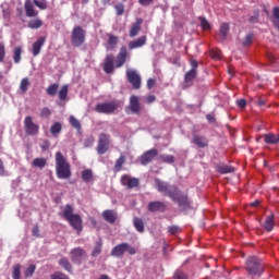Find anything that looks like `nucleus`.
<instances>
[{
  "label": "nucleus",
  "instance_id": "f257e3e1",
  "mask_svg": "<svg viewBox=\"0 0 279 279\" xmlns=\"http://www.w3.org/2000/svg\"><path fill=\"white\" fill-rule=\"evenodd\" d=\"M155 186L159 193H163V195L171 197V199H173L175 204H179L181 208H186V206H189V198L186 195L180 193L175 186H170L158 179L155 181Z\"/></svg>",
  "mask_w": 279,
  "mask_h": 279
},
{
  "label": "nucleus",
  "instance_id": "f03ea898",
  "mask_svg": "<svg viewBox=\"0 0 279 279\" xmlns=\"http://www.w3.org/2000/svg\"><path fill=\"white\" fill-rule=\"evenodd\" d=\"M56 171L59 180H69L71 178V165H69L62 153L56 154Z\"/></svg>",
  "mask_w": 279,
  "mask_h": 279
},
{
  "label": "nucleus",
  "instance_id": "7ed1b4c3",
  "mask_svg": "<svg viewBox=\"0 0 279 279\" xmlns=\"http://www.w3.org/2000/svg\"><path fill=\"white\" fill-rule=\"evenodd\" d=\"M62 217L69 221L74 230L82 232V217L77 214H73V206L66 205L62 210Z\"/></svg>",
  "mask_w": 279,
  "mask_h": 279
},
{
  "label": "nucleus",
  "instance_id": "20e7f679",
  "mask_svg": "<svg viewBox=\"0 0 279 279\" xmlns=\"http://www.w3.org/2000/svg\"><path fill=\"white\" fill-rule=\"evenodd\" d=\"M246 269L252 276H260L263 274V266L257 257H250L246 262Z\"/></svg>",
  "mask_w": 279,
  "mask_h": 279
},
{
  "label": "nucleus",
  "instance_id": "39448f33",
  "mask_svg": "<svg viewBox=\"0 0 279 279\" xmlns=\"http://www.w3.org/2000/svg\"><path fill=\"white\" fill-rule=\"evenodd\" d=\"M119 106L120 104L117 101L102 102L96 105L95 110L101 114H112V112H114Z\"/></svg>",
  "mask_w": 279,
  "mask_h": 279
},
{
  "label": "nucleus",
  "instance_id": "423d86ee",
  "mask_svg": "<svg viewBox=\"0 0 279 279\" xmlns=\"http://www.w3.org/2000/svg\"><path fill=\"white\" fill-rule=\"evenodd\" d=\"M24 129L26 134H28V136H36V134H38L40 130L38 124L34 123V120L29 116L26 117L24 120Z\"/></svg>",
  "mask_w": 279,
  "mask_h": 279
},
{
  "label": "nucleus",
  "instance_id": "0eeeda50",
  "mask_svg": "<svg viewBox=\"0 0 279 279\" xmlns=\"http://www.w3.org/2000/svg\"><path fill=\"white\" fill-rule=\"evenodd\" d=\"M110 147V135L100 134L98 138L97 151L98 154H106Z\"/></svg>",
  "mask_w": 279,
  "mask_h": 279
},
{
  "label": "nucleus",
  "instance_id": "6e6552de",
  "mask_svg": "<svg viewBox=\"0 0 279 279\" xmlns=\"http://www.w3.org/2000/svg\"><path fill=\"white\" fill-rule=\"evenodd\" d=\"M85 35H84V29L82 27L77 26L74 27L72 32V44L75 47H80L81 45L84 44Z\"/></svg>",
  "mask_w": 279,
  "mask_h": 279
},
{
  "label": "nucleus",
  "instance_id": "1a4fd4ad",
  "mask_svg": "<svg viewBox=\"0 0 279 279\" xmlns=\"http://www.w3.org/2000/svg\"><path fill=\"white\" fill-rule=\"evenodd\" d=\"M126 76L130 84H132L133 88H136V89L141 88V75H138L136 70L128 69Z\"/></svg>",
  "mask_w": 279,
  "mask_h": 279
},
{
  "label": "nucleus",
  "instance_id": "9d476101",
  "mask_svg": "<svg viewBox=\"0 0 279 279\" xmlns=\"http://www.w3.org/2000/svg\"><path fill=\"white\" fill-rule=\"evenodd\" d=\"M125 60H128V48L122 46L119 54L117 56L116 68L121 69V66L125 64Z\"/></svg>",
  "mask_w": 279,
  "mask_h": 279
},
{
  "label": "nucleus",
  "instance_id": "9b49d317",
  "mask_svg": "<svg viewBox=\"0 0 279 279\" xmlns=\"http://www.w3.org/2000/svg\"><path fill=\"white\" fill-rule=\"evenodd\" d=\"M156 156H158V150L153 148L146 153H144L141 157V162L142 165H149V162L151 160H154V158H156Z\"/></svg>",
  "mask_w": 279,
  "mask_h": 279
},
{
  "label": "nucleus",
  "instance_id": "f8f14e48",
  "mask_svg": "<svg viewBox=\"0 0 279 279\" xmlns=\"http://www.w3.org/2000/svg\"><path fill=\"white\" fill-rule=\"evenodd\" d=\"M121 184H123V186H128V189H136V186H138V179L130 175H123L121 178Z\"/></svg>",
  "mask_w": 279,
  "mask_h": 279
},
{
  "label": "nucleus",
  "instance_id": "ddd939ff",
  "mask_svg": "<svg viewBox=\"0 0 279 279\" xmlns=\"http://www.w3.org/2000/svg\"><path fill=\"white\" fill-rule=\"evenodd\" d=\"M104 71L105 73H112L114 71V57L112 54L106 57Z\"/></svg>",
  "mask_w": 279,
  "mask_h": 279
},
{
  "label": "nucleus",
  "instance_id": "4468645a",
  "mask_svg": "<svg viewBox=\"0 0 279 279\" xmlns=\"http://www.w3.org/2000/svg\"><path fill=\"white\" fill-rule=\"evenodd\" d=\"M71 254H72V260L74 263H80V260H82V258L86 256V252H84V250H82L81 247L72 250Z\"/></svg>",
  "mask_w": 279,
  "mask_h": 279
},
{
  "label": "nucleus",
  "instance_id": "2eb2a0df",
  "mask_svg": "<svg viewBox=\"0 0 279 279\" xmlns=\"http://www.w3.org/2000/svg\"><path fill=\"white\" fill-rule=\"evenodd\" d=\"M25 11H26V16L28 17H34L38 16V11H35L34 4L32 1L27 0L24 4Z\"/></svg>",
  "mask_w": 279,
  "mask_h": 279
},
{
  "label": "nucleus",
  "instance_id": "dca6fc26",
  "mask_svg": "<svg viewBox=\"0 0 279 279\" xmlns=\"http://www.w3.org/2000/svg\"><path fill=\"white\" fill-rule=\"evenodd\" d=\"M145 43H147V37L142 36V37L137 38L136 40L131 41L129 44V49H138V48L143 47V45H145Z\"/></svg>",
  "mask_w": 279,
  "mask_h": 279
},
{
  "label": "nucleus",
  "instance_id": "f3484780",
  "mask_svg": "<svg viewBox=\"0 0 279 279\" xmlns=\"http://www.w3.org/2000/svg\"><path fill=\"white\" fill-rule=\"evenodd\" d=\"M125 247H128V243L114 246L111 251V256H123V254H125Z\"/></svg>",
  "mask_w": 279,
  "mask_h": 279
},
{
  "label": "nucleus",
  "instance_id": "a211bd4d",
  "mask_svg": "<svg viewBox=\"0 0 279 279\" xmlns=\"http://www.w3.org/2000/svg\"><path fill=\"white\" fill-rule=\"evenodd\" d=\"M142 24H143V19H137L136 22L133 24V26L130 29L131 38H134V36L138 35V32H141Z\"/></svg>",
  "mask_w": 279,
  "mask_h": 279
},
{
  "label": "nucleus",
  "instance_id": "6ab92c4d",
  "mask_svg": "<svg viewBox=\"0 0 279 279\" xmlns=\"http://www.w3.org/2000/svg\"><path fill=\"white\" fill-rule=\"evenodd\" d=\"M43 45H45V37H39L37 41L33 44V56H38L40 53Z\"/></svg>",
  "mask_w": 279,
  "mask_h": 279
},
{
  "label": "nucleus",
  "instance_id": "aec40b11",
  "mask_svg": "<svg viewBox=\"0 0 279 279\" xmlns=\"http://www.w3.org/2000/svg\"><path fill=\"white\" fill-rule=\"evenodd\" d=\"M102 217L105 221H108L109 223H114L117 221V214L113 210H105L102 213Z\"/></svg>",
  "mask_w": 279,
  "mask_h": 279
},
{
  "label": "nucleus",
  "instance_id": "412c9836",
  "mask_svg": "<svg viewBox=\"0 0 279 279\" xmlns=\"http://www.w3.org/2000/svg\"><path fill=\"white\" fill-rule=\"evenodd\" d=\"M130 108L132 112H141V104L138 102V98L136 96H131Z\"/></svg>",
  "mask_w": 279,
  "mask_h": 279
},
{
  "label": "nucleus",
  "instance_id": "4be33fe9",
  "mask_svg": "<svg viewBox=\"0 0 279 279\" xmlns=\"http://www.w3.org/2000/svg\"><path fill=\"white\" fill-rule=\"evenodd\" d=\"M265 143L268 145H278L279 143V134H266L264 135Z\"/></svg>",
  "mask_w": 279,
  "mask_h": 279
},
{
  "label": "nucleus",
  "instance_id": "5701e85b",
  "mask_svg": "<svg viewBox=\"0 0 279 279\" xmlns=\"http://www.w3.org/2000/svg\"><path fill=\"white\" fill-rule=\"evenodd\" d=\"M148 210H150V213H157V210H165V203L151 202L148 204Z\"/></svg>",
  "mask_w": 279,
  "mask_h": 279
},
{
  "label": "nucleus",
  "instance_id": "b1692460",
  "mask_svg": "<svg viewBox=\"0 0 279 279\" xmlns=\"http://www.w3.org/2000/svg\"><path fill=\"white\" fill-rule=\"evenodd\" d=\"M275 221H274V215L267 216L264 228L267 230V232H271L274 230Z\"/></svg>",
  "mask_w": 279,
  "mask_h": 279
},
{
  "label": "nucleus",
  "instance_id": "393cba45",
  "mask_svg": "<svg viewBox=\"0 0 279 279\" xmlns=\"http://www.w3.org/2000/svg\"><path fill=\"white\" fill-rule=\"evenodd\" d=\"M33 167H37L38 169H45L47 166V159L45 158H35L32 162Z\"/></svg>",
  "mask_w": 279,
  "mask_h": 279
},
{
  "label": "nucleus",
  "instance_id": "a878e982",
  "mask_svg": "<svg viewBox=\"0 0 279 279\" xmlns=\"http://www.w3.org/2000/svg\"><path fill=\"white\" fill-rule=\"evenodd\" d=\"M28 27L31 29H40V27H43V22L40 21V19H35L28 22Z\"/></svg>",
  "mask_w": 279,
  "mask_h": 279
},
{
  "label": "nucleus",
  "instance_id": "bb28decb",
  "mask_svg": "<svg viewBox=\"0 0 279 279\" xmlns=\"http://www.w3.org/2000/svg\"><path fill=\"white\" fill-rule=\"evenodd\" d=\"M50 132L52 136H57V134H60V132H62V124L60 122H56L51 125Z\"/></svg>",
  "mask_w": 279,
  "mask_h": 279
},
{
  "label": "nucleus",
  "instance_id": "cd10ccee",
  "mask_svg": "<svg viewBox=\"0 0 279 279\" xmlns=\"http://www.w3.org/2000/svg\"><path fill=\"white\" fill-rule=\"evenodd\" d=\"M28 88H29V78L25 77L20 83V90L21 93L25 94L27 93Z\"/></svg>",
  "mask_w": 279,
  "mask_h": 279
},
{
  "label": "nucleus",
  "instance_id": "c85d7f7f",
  "mask_svg": "<svg viewBox=\"0 0 279 279\" xmlns=\"http://www.w3.org/2000/svg\"><path fill=\"white\" fill-rule=\"evenodd\" d=\"M66 95H69V85H63L59 90V99L64 101V99H66Z\"/></svg>",
  "mask_w": 279,
  "mask_h": 279
},
{
  "label": "nucleus",
  "instance_id": "c756f323",
  "mask_svg": "<svg viewBox=\"0 0 279 279\" xmlns=\"http://www.w3.org/2000/svg\"><path fill=\"white\" fill-rule=\"evenodd\" d=\"M134 226L137 232H144L145 230V225L143 223V220L141 218H135L134 219Z\"/></svg>",
  "mask_w": 279,
  "mask_h": 279
},
{
  "label": "nucleus",
  "instance_id": "7c9ffc66",
  "mask_svg": "<svg viewBox=\"0 0 279 279\" xmlns=\"http://www.w3.org/2000/svg\"><path fill=\"white\" fill-rule=\"evenodd\" d=\"M34 271H36V265L32 264L24 271L25 278H32L34 276Z\"/></svg>",
  "mask_w": 279,
  "mask_h": 279
},
{
  "label": "nucleus",
  "instance_id": "2f4dec72",
  "mask_svg": "<svg viewBox=\"0 0 279 279\" xmlns=\"http://www.w3.org/2000/svg\"><path fill=\"white\" fill-rule=\"evenodd\" d=\"M82 178H83L84 182H93V171L84 170L82 172Z\"/></svg>",
  "mask_w": 279,
  "mask_h": 279
},
{
  "label": "nucleus",
  "instance_id": "473e14b6",
  "mask_svg": "<svg viewBox=\"0 0 279 279\" xmlns=\"http://www.w3.org/2000/svg\"><path fill=\"white\" fill-rule=\"evenodd\" d=\"M194 143L195 145H197L198 147H206L208 145V141H206V138L204 137H199V136H196L194 138Z\"/></svg>",
  "mask_w": 279,
  "mask_h": 279
},
{
  "label": "nucleus",
  "instance_id": "72a5a7b5",
  "mask_svg": "<svg viewBox=\"0 0 279 279\" xmlns=\"http://www.w3.org/2000/svg\"><path fill=\"white\" fill-rule=\"evenodd\" d=\"M230 29V26L226 23L221 24L220 26V36L222 38V40L228 36V32Z\"/></svg>",
  "mask_w": 279,
  "mask_h": 279
},
{
  "label": "nucleus",
  "instance_id": "f704fd0d",
  "mask_svg": "<svg viewBox=\"0 0 279 279\" xmlns=\"http://www.w3.org/2000/svg\"><path fill=\"white\" fill-rule=\"evenodd\" d=\"M219 173H232L234 171L233 167L221 165L218 166Z\"/></svg>",
  "mask_w": 279,
  "mask_h": 279
},
{
  "label": "nucleus",
  "instance_id": "c9c22d12",
  "mask_svg": "<svg viewBox=\"0 0 279 279\" xmlns=\"http://www.w3.org/2000/svg\"><path fill=\"white\" fill-rule=\"evenodd\" d=\"M272 23L276 25V27L279 28V7L274 8L272 10Z\"/></svg>",
  "mask_w": 279,
  "mask_h": 279
},
{
  "label": "nucleus",
  "instance_id": "e433bc0d",
  "mask_svg": "<svg viewBox=\"0 0 279 279\" xmlns=\"http://www.w3.org/2000/svg\"><path fill=\"white\" fill-rule=\"evenodd\" d=\"M21 53H22L21 47H16L13 52V60L15 64H19V62H21Z\"/></svg>",
  "mask_w": 279,
  "mask_h": 279
},
{
  "label": "nucleus",
  "instance_id": "4c0bfd02",
  "mask_svg": "<svg viewBox=\"0 0 279 279\" xmlns=\"http://www.w3.org/2000/svg\"><path fill=\"white\" fill-rule=\"evenodd\" d=\"M59 85L52 84L47 88V95H50V97H53L58 93Z\"/></svg>",
  "mask_w": 279,
  "mask_h": 279
},
{
  "label": "nucleus",
  "instance_id": "58836bf2",
  "mask_svg": "<svg viewBox=\"0 0 279 279\" xmlns=\"http://www.w3.org/2000/svg\"><path fill=\"white\" fill-rule=\"evenodd\" d=\"M13 279H21V264L13 266Z\"/></svg>",
  "mask_w": 279,
  "mask_h": 279
},
{
  "label": "nucleus",
  "instance_id": "ea45409f",
  "mask_svg": "<svg viewBox=\"0 0 279 279\" xmlns=\"http://www.w3.org/2000/svg\"><path fill=\"white\" fill-rule=\"evenodd\" d=\"M197 76V71L195 70H190L186 74H185V82H193V78Z\"/></svg>",
  "mask_w": 279,
  "mask_h": 279
},
{
  "label": "nucleus",
  "instance_id": "a19ab883",
  "mask_svg": "<svg viewBox=\"0 0 279 279\" xmlns=\"http://www.w3.org/2000/svg\"><path fill=\"white\" fill-rule=\"evenodd\" d=\"M59 264L61 265V267H63V269H65V271H71V264L69 263V259L61 258Z\"/></svg>",
  "mask_w": 279,
  "mask_h": 279
},
{
  "label": "nucleus",
  "instance_id": "79ce46f5",
  "mask_svg": "<svg viewBox=\"0 0 279 279\" xmlns=\"http://www.w3.org/2000/svg\"><path fill=\"white\" fill-rule=\"evenodd\" d=\"M34 4L36 8H39V10H47V1L45 0H34Z\"/></svg>",
  "mask_w": 279,
  "mask_h": 279
},
{
  "label": "nucleus",
  "instance_id": "37998d69",
  "mask_svg": "<svg viewBox=\"0 0 279 279\" xmlns=\"http://www.w3.org/2000/svg\"><path fill=\"white\" fill-rule=\"evenodd\" d=\"M118 39L116 36H110L108 40V47L107 49H114L117 47Z\"/></svg>",
  "mask_w": 279,
  "mask_h": 279
},
{
  "label": "nucleus",
  "instance_id": "c03bdc74",
  "mask_svg": "<svg viewBox=\"0 0 279 279\" xmlns=\"http://www.w3.org/2000/svg\"><path fill=\"white\" fill-rule=\"evenodd\" d=\"M70 124L72 128H75L76 130H80L82 128L80 121L73 116L70 117Z\"/></svg>",
  "mask_w": 279,
  "mask_h": 279
},
{
  "label": "nucleus",
  "instance_id": "a18cd8bd",
  "mask_svg": "<svg viewBox=\"0 0 279 279\" xmlns=\"http://www.w3.org/2000/svg\"><path fill=\"white\" fill-rule=\"evenodd\" d=\"M101 254V241L97 242L96 246L92 252V256H99Z\"/></svg>",
  "mask_w": 279,
  "mask_h": 279
},
{
  "label": "nucleus",
  "instance_id": "49530a36",
  "mask_svg": "<svg viewBox=\"0 0 279 279\" xmlns=\"http://www.w3.org/2000/svg\"><path fill=\"white\" fill-rule=\"evenodd\" d=\"M210 57L214 60H221V50H219V49L211 50Z\"/></svg>",
  "mask_w": 279,
  "mask_h": 279
},
{
  "label": "nucleus",
  "instance_id": "de8ad7c7",
  "mask_svg": "<svg viewBox=\"0 0 279 279\" xmlns=\"http://www.w3.org/2000/svg\"><path fill=\"white\" fill-rule=\"evenodd\" d=\"M202 29H210V23H208L207 19L199 17Z\"/></svg>",
  "mask_w": 279,
  "mask_h": 279
},
{
  "label": "nucleus",
  "instance_id": "09e8293b",
  "mask_svg": "<svg viewBox=\"0 0 279 279\" xmlns=\"http://www.w3.org/2000/svg\"><path fill=\"white\" fill-rule=\"evenodd\" d=\"M160 158L163 162H168L169 165L175 160L171 155H161Z\"/></svg>",
  "mask_w": 279,
  "mask_h": 279
},
{
  "label": "nucleus",
  "instance_id": "8fccbe9b",
  "mask_svg": "<svg viewBox=\"0 0 279 279\" xmlns=\"http://www.w3.org/2000/svg\"><path fill=\"white\" fill-rule=\"evenodd\" d=\"M3 60H5V45L0 43V62H3Z\"/></svg>",
  "mask_w": 279,
  "mask_h": 279
},
{
  "label": "nucleus",
  "instance_id": "3c124183",
  "mask_svg": "<svg viewBox=\"0 0 279 279\" xmlns=\"http://www.w3.org/2000/svg\"><path fill=\"white\" fill-rule=\"evenodd\" d=\"M125 252L130 254L131 256H134L136 254V248L130 244L126 243V246H124Z\"/></svg>",
  "mask_w": 279,
  "mask_h": 279
},
{
  "label": "nucleus",
  "instance_id": "603ef678",
  "mask_svg": "<svg viewBox=\"0 0 279 279\" xmlns=\"http://www.w3.org/2000/svg\"><path fill=\"white\" fill-rule=\"evenodd\" d=\"M116 12H117L118 16L123 15V13L125 12V7L123 4H117Z\"/></svg>",
  "mask_w": 279,
  "mask_h": 279
},
{
  "label": "nucleus",
  "instance_id": "864d4df0",
  "mask_svg": "<svg viewBox=\"0 0 279 279\" xmlns=\"http://www.w3.org/2000/svg\"><path fill=\"white\" fill-rule=\"evenodd\" d=\"M125 162V157L121 156L117 162H116V169L119 171L121 167H123V163Z\"/></svg>",
  "mask_w": 279,
  "mask_h": 279
},
{
  "label": "nucleus",
  "instance_id": "5fc2aeb1",
  "mask_svg": "<svg viewBox=\"0 0 279 279\" xmlns=\"http://www.w3.org/2000/svg\"><path fill=\"white\" fill-rule=\"evenodd\" d=\"M253 38H254V35H252V34L246 35V37L243 41L244 47H247V45H252V39Z\"/></svg>",
  "mask_w": 279,
  "mask_h": 279
},
{
  "label": "nucleus",
  "instance_id": "6e6d98bb",
  "mask_svg": "<svg viewBox=\"0 0 279 279\" xmlns=\"http://www.w3.org/2000/svg\"><path fill=\"white\" fill-rule=\"evenodd\" d=\"M138 3L140 5L147 8V5H151V3H154V0H138Z\"/></svg>",
  "mask_w": 279,
  "mask_h": 279
},
{
  "label": "nucleus",
  "instance_id": "4d7b16f0",
  "mask_svg": "<svg viewBox=\"0 0 279 279\" xmlns=\"http://www.w3.org/2000/svg\"><path fill=\"white\" fill-rule=\"evenodd\" d=\"M236 105L239 108H245L247 106V101L245 99H239L236 100Z\"/></svg>",
  "mask_w": 279,
  "mask_h": 279
},
{
  "label": "nucleus",
  "instance_id": "13d9d810",
  "mask_svg": "<svg viewBox=\"0 0 279 279\" xmlns=\"http://www.w3.org/2000/svg\"><path fill=\"white\" fill-rule=\"evenodd\" d=\"M179 230H180V228H178V226H172V227L168 228V232L170 234H175Z\"/></svg>",
  "mask_w": 279,
  "mask_h": 279
},
{
  "label": "nucleus",
  "instance_id": "bf43d9fd",
  "mask_svg": "<svg viewBox=\"0 0 279 279\" xmlns=\"http://www.w3.org/2000/svg\"><path fill=\"white\" fill-rule=\"evenodd\" d=\"M40 114L41 117H50L51 111L49 110V108H43Z\"/></svg>",
  "mask_w": 279,
  "mask_h": 279
},
{
  "label": "nucleus",
  "instance_id": "052dcab7",
  "mask_svg": "<svg viewBox=\"0 0 279 279\" xmlns=\"http://www.w3.org/2000/svg\"><path fill=\"white\" fill-rule=\"evenodd\" d=\"M154 86H156V81L154 78H149L147 81V87L148 88H154Z\"/></svg>",
  "mask_w": 279,
  "mask_h": 279
},
{
  "label": "nucleus",
  "instance_id": "680f3d73",
  "mask_svg": "<svg viewBox=\"0 0 279 279\" xmlns=\"http://www.w3.org/2000/svg\"><path fill=\"white\" fill-rule=\"evenodd\" d=\"M174 278L175 279H185L186 277L182 272H175Z\"/></svg>",
  "mask_w": 279,
  "mask_h": 279
},
{
  "label": "nucleus",
  "instance_id": "e2e57ef3",
  "mask_svg": "<svg viewBox=\"0 0 279 279\" xmlns=\"http://www.w3.org/2000/svg\"><path fill=\"white\" fill-rule=\"evenodd\" d=\"M147 104H153V101H156V96H148L146 98Z\"/></svg>",
  "mask_w": 279,
  "mask_h": 279
},
{
  "label": "nucleus",
  "instance_id": "0e129e2a",
  "mask_svg": "<svg viewBox=\"0 0 279 279\" xmlns=\"http://www.w3.org/2000/svg\"><path fill=\"white\" fill-rule=\"evenodd\" d=\"M191 65H192L191 71H196L197 70V61H192Z\"/></svg>",
  "mask_w": 279,
  "mask_h": 279
},
{
  "label": "nucleus",
  "instance_id": "69168bd1",
  "mask_svg": "<svg viewBox=\"0 0 279 279\" xmlns=\"http://www.w3.org/2000/svg\"><path fill=\"white\" fill-rule=\"evenodd\" d=\"M5 169L3 168V161L0 159V175H3Z\"/></svg>",
  "mask_w": 279,
  "mask_h": 279
},
{
  "label": "nucleus",
  "instance_id": "338daca9",
  "mask_svg": "<svg viewBox=\"0 0 279 279\" xmlns=\"http://www.w3.org/2000/svg\"><path fill=\"white\" fill-rule=\"evenodd\" d=\"M33 235L38 236V227H34L33 229Z\"/></svg>",
  "mask_w": 279,
  "mask_h": 279
},
{
  "label": "nucleus",
  "instance_id": "774afa93",
  "mask_svg": "<svg viewBox=\"0 0 279 279\" xmlns=\"http://www.w3.org/2000/svg\"><path fill=\"white\" fill-rule=\"evenodd\" d=\"M260 204V201H255L253 203H251V206H258Z\"/></svg>",
  "mask_w": 279,
  "mask_h": 279
}]
</instances>
